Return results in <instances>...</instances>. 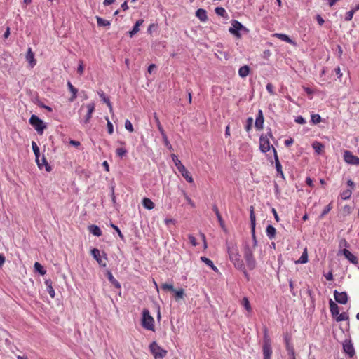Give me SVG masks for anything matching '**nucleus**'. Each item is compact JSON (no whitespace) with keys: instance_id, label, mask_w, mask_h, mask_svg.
<instances>
[{"instance_id":"nucleus-1","label":"nucleus","mask_w":359,"mask_h":359,"mask_svg":"<svg viewBox=\"0 0 359 359\" xmlns=\"http://www.w3.org/2000/svg\"><path fill=\"white\" fill-rule=\"evenodd\" d=\"M229 257L231 262L233 263L236 267L240 269L243 273L245 275L246 271L245 269L244 264L243 263V260L241 259V256L239 255L237 247L232 246L231 248L229 247Z\"/></svg>"},{"instance_id":"nucleus-2","label":"nucleus","mask_w":359,"mask_h":359,"mask_svg":"<svg viewBox=\"0 0 359 359\" xmlns=\"http://www.w3.org/2000/svg\"><path fill=\"white\" fill-rule=\"evenodd\" d=\"M154 320L150 315L147 309H144L142 311V325L143 327L148 330H154Z\"/></svg>"},{"instance_id":"nucleus-3","label":"nucleus","mask_w":359,"mask_h":359,"mask_svg":"<svg viewBox=\"0 0 359 359\" xmlns=\"http://www.w3.org/2000/svg\"><path fill=\"white\" fill-rule=\"evenodd\" d=\"M29 123L35 128L39 134H42L46 126L42 120L37 116L32 115L29 119Z\"/></svg>"},{"instance_id":"nucleus-4","label":"nucleus","mask_w":359,"mask_h":359,"mask_svg":"<svg viewBox=\"0 0 359 359\" xmlns=\"http://www.w3.org/2000/svg\"><path fill=\"white\" fill-rule=\"evenodd\" d=\"M149 348L155 359L163 358L167 353V351L162 349L155 341L150 344Z\"/></svg>"},{"instance_id":"nucleus-5","label":"nucleus","mask_w":359,"mask_h":359,"mask_svg":"<svg viewBox=\"0 0 359 359\" xmlns=\"http://www.w3.org/2000/svg\"><path fill=\"white\" fill-rule=\"evenodd\" d=\"M91 254L100 266L103 267L107 266V256L105 253L103 252L102 256H101L100 250L97 248H93L91 250Z\"/></svg>"},{"instance_id":"nucleus-6","label":"nucleus","mask_w":359,"mask_h":359,"mask_svg":"<svg viewBox=\"0 0 359 359\" xmlns=\"http://www.w3.org/2000/svg\"><path fill=\"white\" fill-rule=\"evenodd\" d=\"M231 25L232 27L229 29V32L237 38H240L241 34L239 33V31L245 29V27L243 26L242 24L237 20H232Z\"/></svg>"},{"instance_id":"nucleus-7","label":"nucleus","mask_w":359,"mask_h":359,"mask_svg":"<svg viewBox=\"0 0 359 359\" xmlns=\"http://www.w3.org/2000/svg\"><path fill=\"white\" fill-rule=\"evenodd\" d=\"M344 160L346 163L359 165V158L352 154L350 151H345L344 153Z\"/></svg>"},{"instance_id":"nucleus-8","label":"nucleus","mask_w":359,"mask_h":359,"mask_svg":"<svg viewBox=\"0 0 359 359\" xmlns=\"http://www.w3.org/2000/svg\"><path fill=\"white\" fill-rule=\"evenodd\" d=\"M334 297L337 302L341 304H346L348 302V295L346 292H339L337 290H334Z\"/></svg>"},{"instance_id":"nucleus-9","label":"nucleus","mask_w":359,"mask_h":359,"mask_svg":"<svg viewBox=\"0 0 359 359\" xmlns=\"http://www.w3.org/2000/svg\"><path fill=\"white\" fill-rule=\"evenodd\" d=\"M259 143H260V149L262 152H266L269 151L271 148V144L269 142V138L267 137H263L261 136L259 139Z\"/></svg>"},{"instance_id":"nucleus-10","label":"nucleus","mask_w":359,"mask_h":359,"mask_svg":"<svg viewBox=\"0 0 359 359\" xmlns=\"http://www.w3.org/2000/svg\"><path fill=\"white\" fill-rule=\"evenodd\" d=\"M262 351H263L264 359H271V356L272 354V349L271 347L270 342L269 341L264 342V344L263 345Z\"/></svg>"},{"instance_id":"nucleus-11","label":"nucleus","mask_w":359,"mask_h":359,"mask_svg":"<svg viewBox=\"0 0 359 359\" xmlns=\"http://www.w3.org/2000/svg\"><path fill=\"white\" fill-rule=\"evenodd\" d=\"M273 152H274V158H275V163H276V171L278 172V174L283 178L284 179V173L283 172V170H282V165L279 161V159H278V154H277V152H276V150L273 148Z\"/></svg>"},{"instance_id":"nucleus-12","label":"nucleus","mask_w":359,"mask_h":359,"mask_svg":"<svg viewBox=\"0 0 359 359\" xmlns=\"http://www.w3.org/2000/svg\"><path fill=\"white\" fill-rule=\"evenodd\" d=\"M342 253L350 262H351L353 264H358V258L353 254H352L348 250L344 249L342 250Z\"/></svg>"},{"instance_id":"nucleus-13","label":"nucleus","mask_w":359,"mask_h":359,"mask_svg":"<svg viewBox=\"0 0 359 359\" xmlns=\"http://www.w3.org/2000/svg\"><path fill=\"white\" fill-rule=\"evenodd\" d=\"M177 170L188 182H189V183L194 182V180H193L191 175H190L189 172L187 170V168L184 165H182Z\"/></svg>"},{"instance_id":"nucleus-14","label":"nucleus","mask_w":359,"mask_h":359,"mask_svg":"<svg viewBox=\"0 0 359 359\" xmlns=\"http://www.w3.org/2000/svg\"><path fill=\"white\" fill-rule=\"evenodd\" d=\"M329 305L332 316L336 318L339 314V307L332 299H330Z\"/></svg>"},{"instance_id":"nucleus-15","label":"nucleus","mask_w":359,"mask_h":359,"mask_svg":"<svg viewBox=\"0 0 359 359\" xmlns=\"http://www.w3.org/2000/svg\"><path fill=\"white\" fill-rule=\"evenodd\" d=\"M255 127L258 129V130H260L263 128V124H264V116H263V113L262 111V110H259L258 111V114L256 117V120H255Z\"/></svg>"},{"instance_id":"nucleus-16","label":"nucleus","mask_w":359,"mask_h":359,"mask_svg":"<svg viewBox=\"0 0 359 359\" xmlns=\"http://www.w3.org/2000/svg\"><path fill=\"white\" fill-rule=\"evenodd\" d=\"M32 147L33 151L34 153L35 157H36V161L37 163V165L39 168H41V163H40L39 156H40V151L39 148L37 146L36 143L35 142H32Z\"/></svg>"},{"instance_id":"nucleus-17","label":"nucleus","mask_w":359,"mask_h":359,"mask_svg":"<svg viewBox=\"0 0 359 359\" xmlns=\"http://www.w3.org/2000/svg\"><path fill=\"white\" fill-rule=\"evenodd\" d=\"M343 348L344 352L346 353L349 357L352 358L355 355L354 347L350 342L344 344Z\"/></svg>"},{"instance_id":"nucleus-18","label":"nucleus","mask_w":359,"mask_h":359,"mask_svg":"<svg viewBox=\"0 0 359 359\" xmlns=\"http://www.w3.org/2000/svg\"><path fill=\"white\" fill-rule=\"evenodd\" d=\"M196 16L201 21L206 22L208 20L207 12L205 9L199 8L196 12Z\"/></svg>"},{"instance_id":"nucleus-19","label":"nucleus","mask_w":359,"mask_h":359,"mask_svg":"<svg viewBox=\"0 0 359 359\" xmlns=\"http://www.w3.org/2000/svg\"><path fill=\"white\" fill-rule=\"evenodd\" d=\"M86 108L88 109V113L85 117V123H88L91 118L92 114L95 110V104L94 103L88 104L86 105Z\"/></svg>"},{"instance_id":"nucleus-20","label":"nucleus","mask_w":359,"mask_h":359,"mask_svg":"<svg viewBox=\"0 0 359 359\" xmlns=\"http://www.w3.org/2000/svg\"><path fill=\"white\" fill-rule=\"evenodd\" d=\"M27 60L31 64V65L33 67L36 64V61L34 60V53L32 51L31 48H29L27 50V55H26Z\"/></svg>"},{"instance_id":"nucleus-21","label":"nucleus","mask_w":359,"mask_h":359,"mask_svg":"<svg viewBox=\"0 0 359 359\" xmlns=\"http://www.w3.org/2000/svg\"><path fill=\"white\" fill-rule=\"evenodd\" d=\"M143 22H144V20L142 19H140V20H137L136 22V23H135V26L133 27V29L129 32V34H130V37L134 36L135 34H137L140 31L139 27L140 25H142Z\"/></svg>"},{"instance_id":"nucleus-22","label":"nucleus","mask_w":359,"mask_h":359,"mask_svg":"<svg viewBox=\"0 0 359 359\" xmlns=\"http://www.w3.org/2000/svg\"><path fill=\"white\" fill-rule=\"evenodd\" d=\"M212 210L215 212V215H217L218 222L221 226V227L225 231V226H224V222L222 218V216L219 212L218 208L216 205H213Z\"/></svg>"},{"instance_id":"nucleus-23","label":"nucleus","mask_w":359,"mask_h":359,"mask_svg":"<svg viewBox=\"0 0 359 359\" xmlns=\"http://www.w3.org/2000/svg\"><path fill=\"white\" fill-rule=\"evenodd\" d=\"M312 147L314 149L316 153H317L318 154H321L325 146L322 143H320L318 141H315L312 144Z\"/></svg>"},{"instance_id":"nucleus-24","label":"nucleus","mask_w":359,"mask_h":359,"mask_svg":"<svg viewBox=\"0 0 359 359\" xmlns=\"http://www.w3.org/2000/svg\"><path fill=\"white\" fill-rule=\"evenodd\" d=\"M89 231L96 236H100L102 235L101 229L96 225H90L88 227Z\"/></svg>"},{"instance_id":"nucleus-25","label":"nucleus","mask_w":359,"mask_h":359,"mask_svg":"<svg viewBox=\"0 0 359 359\" xmlns=\"http://www.w3.org/2000/svg\"><path fill=\"white\" fill-rule=\"evenodd\" d=\"M107 276L110 283L114 285L116 288H121L120 283L114 278L112 273L109 271H107Z\"/></svg>"},{"instance_id":"nucleus-26","label":"nucleus","mask_w":359,"mask_h":359,"mask_svg":"<svg viewBox=\"0 0 359 359\" xmlns=\"http://www.w3.org/2000/svg\"><path fill=\"white\" fill-rule=\"evenodd\" d=\"M273 36L277 37L279 39H280L283 41H285L287 43H292V44L294 43L292 40L287 34L276 33L273 34Z\"/></svg>"},{"instance_id":"nucleus-27","label":"nucleus","mask_w":359,"mask_h":359,"mask_svg":"<svg viewBox=\"0 0 359 359\" xmlns=\"http://www.w3.org/2000/svg\"><path fill=\"white\" fill-rule=\"evenodd\" d=\"M276 233V229L272 226L269 225L266 227V234L269 238L273 239L275 238Z\"/></svg>"},{"instance_id":"nucleus-28","label":"nucleus","mask_w":359,"mask_h":359,"mask_svg":"<svg viewBox=\"0 0 359 359\" xmlns=\"http://www.w3.org/2000/svg\"><path fill=\"white\" fill-rule=\"evenodd\" d=\"M143 206L148 210H152L154 208V203L148 198H144L142 200Z\"/></svg>"},{"instance_id":"nucleus-29","label":"nucleus","mask_w":359,"mask_h":359,"mask_svg":"<svg viewBox=\"0 0 359 359\" xmlns=\"http://www.w3.org/2000/svg\"><path fill=\"white\" fill-rule=\"evenodd\" d=\"M284 341L285 344V348L287 351L290 350V348H294L293 344L291 342V336L288 334H286L284 336Z\"/></svg>"},{"instance_id":"nucleus-30","label":"nucleus","mask_w":359,"mask_h":359,"mask_svg":"<svg viewBox=\"0 0 359 359\" xmlns=\"http://www.w3.org/2000/svg\"><path fill=\"white\" fill-rule=\"evenodd\" d=\"M201 260L206 265L209 266L215 271H217V268L214 265L213 262L210 259L205 257H201Z\"/></svg>"},{"instance_id":"nucleus-31","label":"nucleus","mask_w":359,"mask_h":359,"mask_svg":"<svg viewBox=\"0 0 359 359\" xmlns=\"http://www.w3.org/2000/svg\"><path fill=\"white\" fill-rule=\"evenodd\" d=\"M308 262L307 249L305 248L300 258L296 262L297 264H305Z\"/></svg>"},{"instance_id":"nucleus-32","label":"nucleus","mask_w":359,"mask_h":359,"mask_svg":"<svg viewBox=\"0 0 359 359\" xmlns=\"http://www.w3.org/2000/svg\"><path fill=\"white\" fill-rule=\"evenodd\" d=\"M96 20H97V25L100 27H106V26L110 25L109 21H108L105 19H103L99 16L96 17Z\"/></svg>"},{"instance_id":"nucleus-33","label":"nucleus","mask_w":359,"mask_h":359,"mask_svg":"<svg viewBox=\"0 0 359 359\" xmlns=\"http://www.w3.org/2000/svg\"><path fill=\"white\" fill-rule=\"evenodd\" d=\"M100 95L102 101L107 104L110 112L111 114H113V108H112V106H111L109 99L108 97H107L103 93H100Z\"/></svg>"},{"instance_id":"nucleus-34","label":"nucleus","mask_w":359,"mask_h":359,"mask_svg":"<svg viewBox=\"0 0 359 359\" xmlns=\"http://www.w3.org/2000/svg\"><path fill=\"white\" fill-rule=\"evenodd\" d=\"M351 194H352L351 189H346V190L343 191L340 194V196H341V199L347 200V199H349L351 198Z\"/></svg>"},{"instance_id":"nucleus-35","label":"nucleus","mask_w":359,"mask_h":359,"mask_svg":"<svg viewBox=\"0 0 359 359\" xmlns=\"http://www.w3.org/2000/svg\"><path fill=\"white\" fill-rule=\"evenodd\" d=\"M215 13L223 18H227V13L226 10L222 7H217L215 9Z\"/></svg>"},{"instance_id":"nucleus-36","label":"nucleus","mask_w":359,"mask_h":359,"mask_svg":"<svg viewBox=\"0 0 359 359\" xmlns=\"http://www.w3.org/2000/svg\"><path fill=\"white\" fill-rule=\"evenodd\" d=\"M34 269L37 271L41 275H44L46 273V271L43 269L42 265L39 262H35Z\"/></svg>"},{"instance_id":"nucleus-37","label":"nucleus","mask_w":359,"mask_h":359,"mask_svg":"<svg viewBox=\"0 0 359 359\" xmlns=\"http://www.w3.org/2000/svg\"><path fill=\"white\" fill-rule=\"evenodd\" d=\"M154 119H155V122H156V126H157V127H158V129L159 132L161 133V134H162V133H165V131H164V130H163V127H162V126H161V122H160V121H159V118H158V116H157L156 113H154Z\"/></svg>"},{"instance_id":"nucleus-38","label":"nucleus","mask_w":359,"mask_h":359,"mask_svg":"<svg viewBox=\"0 0 359 359\" xmlns=\"http://www.w3.org/2000/svg\"><path fill=\"white\" fill-rule=\"evenodd\" d=\"M175 294V299L176 300H179L180 299H183L184 296V290L183 289H180L178 290L174 291Z\"/></svg>"},{"instance_id":"nucleus-39","label":"nucleus","mask_w":359,"mask_h":359,"mask_svg":"<svg viewBox=\"0 0 359 359\" xmlns=\"http://www.w3.org/2000/svg\"><path fill=\"white\" fill-rule=\"evenodd\" d=\"M161 288L162 290H165V291H170V292H174L175 291V289H174V287H173V285L172 284H168V283H163L161 285Z\"/></svg>"},{"instance_id":"nucleus-40","label":"nucleus","mask_w":359,"mask_h":359,"mask_svg":"<svg viewBox=\"0 0 359 359\" xmlns=\"http://www.w3.org/2000/svg\"><path fill=\"white\" fill-rule=\"evenodd\" d=\"M171 156H172V161L177 169H179L180 167H182L183 165V164L178 159L177 156L175 154H172Z\"/></svg>"},{"instance_id":"nucleus-41","label":"nucleus","mask_w":359,"mask_h":359,"mask_svg":"<svg viewBox=\"0 0 359 359\" xmlns=\"http://www.w3.org/2000/svg\"><path fill=\"white\" fill-rule=\"evenodd\" d=\"M40 163H41V168L43 167V165H45L46 171L50 172L51 170V167L50 165H48L44 156H43L42 158L40 160Z\"/></svg>"},{"instance_id":"nucleus-42","label":"nucleus","mask_w":359,"mask_h":359,"mask_svg":"<svg viewBox=\"0 0 359 359\" xmlns=\"http://www.w3.org/2000/svg\"><path fill=\"white\" fill-rule=\"evenodd\" d=\"M348 318V315L345 312L341 313H339V314L336 317V320L337 322H341L346 320Z\"/></svg>"},{"instance_id":"nucleus-43","label":"nucleus","mask_w":359,"mask_h":359,"mask_svg":"<svg viewBox=\"0 0 359 359\" xmlns=\"http://www.w3.org/2000/svg\"><path fill=\"white\" fill-rule=\"evenodd\" d=\"M161 135H162V137H163V141H164L165 145V146H166V147H167L170 150L172 149V145L170 144V142H169V140H168V137H167V135H166L165 133H162V134H161Z\"/></svg>"},{"instance_id":"nucleus-44","label":"nucleus","mask_w":359,"mask_h":359,"mask_svg":"<svg viewBox=\"0 0 359 359\" xmlns=\"http://www.w3.org/2000/svg\"><path fill=\"white\" fill-rule=\"evenodd\" d=\"M311 121L313 124H318L321 121V117L319 114H312Z\"/></svg>"},{"instance_id":"nucleus-45","label":"nucleus","mask_w":359,"mask_h":359,"mask_svg":"<svg viewBox=\"0 0 359 359\" xmlns=\"http://www.w3.org/2000/svg\"><path fill=\"white\" fill-rule=\"evenodd\" d=\"M355 12V10H351V11H348L345 15V20H346V21L351 20Z\"/></svg>"},{"instance_id":"nucleus-46","label":"nucleus","mask_w":359,"mask_h":359,"mask_svg":"<svg viewBox=\"0 0 359 359\" xmlns=\"http://www.w3.org/2000/svg\"><path fill=\"white\" fill-rule=\"evenodd\" d=\"M332 208V205L331 203L328 204L323 210L320 215V218L324 217L325 215H326Z\"/></svg>"},{"instance_id":"nucleus-47","label":"nucleus","mask_w":359,"mask_h":359,"mask_svg":"<svg viewBox=\"0 0 359 359\" xmlns=\"http://www.w3.org/2000/svg\"><path fill=\"white\" fill-rule=\"evenodd\" d=\"M266 88L270 95H275L274 86L271 83H267Z\"/></svg>"},{"instance_id":"nucleus-48","label":"nucleus","mask_w":359,"mask_h":359,"mask_svg":"<svg viewBox=\"0 0 359 359\" xmlns=\"http://www.w3.org/2000/svg\"><path fill=\"white\" fill-rule=\"evenodd\" d=\"M239 75L241 77H245L247 76V65H244L241 67L239 69Z\"/></svg>"},{"instance_id":"nucleus-49","label":"nucleus","mask_w":359,"mask_h":359,"mask_svg":"<svg viewBox=\"0 0 359 359\" xmlns=\"http://www.w3.org/2000/svg\"><path fill=\"white\" fill-rule=\"evenodd\" d=\"M116 153L118 156L122 157L126 155L127 151L124 148H118L116 150Z\"/></svg>"},{"instance_id":"nucleus-50","label":"nucleus","mask_w":359,"mask_h":359,"mask_svg":"<svg viewBox=\"0 0 359 359\" xmlns=\"http://www.w3.org/2000/svg\"><path fill=\"white\" fill-rule=\"evenodd\" d=\"M125 128L130 132H133L134 129H133V125L129 120L126 121Z\"/></svg>"},{"instance_id":"nucleus-51","label":"nucleus","mask_w":359,"mask_h":359,"mask_svg":"<svg viewBox=\"0 0 359 359\" xmlns=\"http://www.w3.org/2000/svg\"><path fill=\"white\" fill-rule=\"evenodd\" d=\"M106 120L107 121V130L108 133L111 135L114 133V128L111 122L109 120L108 118H106Z\"/></svg>"},{"instance_id":"nucleus-52","label":"nucleus","mask_w":359,"mask_h":359,"mask_svg":"<svg viewBox=\"0 0 359 359\" xmlns=\"http://www.w3.org/2000/svg\"><path fill=\"white\" fill-rule=\"evenodd\" d=\"M83 69H84L83 62V61L80 60V61H79V63L78 68H77V72H78L80 75H82V74H83Z\"/></svg>"},{"instance_id":"nucleus-53","label":"nucleus","mask_w":359,"mask_h":359,"mask_svg":"<svg viewBox=\"0 0 359 359\" xmlns=\"http://www.w3.org/2000/svg\"><path fill=\"white\" fill-rule=\"evenodd\" d=\"M67 86L69 90L71 91L72 94H77L78 90L73 86V85L71 83V82H67Z\"/></svg>"},{"instance_id":"nucleus-54","label":"nucleus","mask_w":359,"mask_h":359,"mask_svg":"<svg viewBox=\"0 0 359 359\" xmlns=\"http://www.w3.org/2000/svg\"><path fill=\"white\" fill-rule=\"evenodd\" d=\"M183 194H184L185 200L188 202V203L192 208H194L195 207V203H194V201L188 196V195L185 192H183Z\"/></svg>"},{"instance_id":"nucleus-55","label":"nucleus","mask_w":359,"mask_h":359,"mask_svg":"<svg viewBox=\"0 0 359 359\" xmlns=\"http://www.w3.org/2000/svg\"><path fill=\"white\" fill-rule=\"evenodd\" d=\"M111 226L116 230V232L118 233V236L123 240L124 238V236L122 234L121 231H120V229H118V226H116V225L111 224Z\"/></svg>"},{"instance_id":"nucleus-56","label":"nucleus","mask_w":359,"mask_h":359,"mask_svg":"<svg viewBox=\"0 0 359 359\" xmlns=\"http://www.w3.org/2000/svg\"><path fill=\"white\" fill-rule=\"evenodd\" d=\"M250 219H251V223H252V231L254 233L255 219V216L253 215L252 210H251V212H250Z\"/></svg>"},{"instance_id":"nucleus-57","label":"nucleus","mask_w":359,"mask_h":359,"mask_svg":"<svg viewBox=\"0 0 359 359\" xmlns=\"http://www.w3.org/2000/svg\"><path fill=\"white\" fill-rule=\"evenodd\" d=\"M47 288H48V292L50 296L52 298H54L55 295V290H54L53 286L52 285H49V287H48Z\"/></svg>"},{"instance_id":"nucleus-58","label":"nucleus","mask_w":359,"mask_h":359,"mask_svg":"<svg viewBox=\"0 0 359 359\" xmlns=\"http://www.w3.org/2000/svg\"><path fill=\"white\" fill-rule=\"evenodd\" d=\"M295 122L299 124H304L306 123L304 118L302 116H299L296 118Z\"/></svg>"},{"instance_id":"nucleus-59","label":"nucleus","mask_w":359,"mask_h":359,"mask_svg":"<svg viewBox=\"0 0 359 359\" xmlns=\"http://www.w3.org/2000/svg\"><path fill=\"white\" fill-rule=\"evenodd\" d=\"M189 240L194 246H196L197 245L196 239L192 235L189 236Z\"/></svg>"},{"instance_id":"nucleus-60","label":"nucleus","mask_w":359,"mask_h":359,"mask_svg":"<svg viewBox=\"0 0 359 359\" xmlns=\"http://www.w3.org/2000/svg\"><path fill=\"white\" fill-rule=\"evenodd\" d=\"M334 72L339 78H341L342 76V73L341 72V69L339 67H337L334 69Z\"/></svg>"},{"instance_id":"nucleus-61","label":"nucleus","mask_w":359,"mask_h":359,"mask_svg":"<svg viewBox=\"0 0 359 359\" xmlns=\"http://www.w3.org/2000/svg\"><path fill=\"white\" fill-rule=\"evenodd\" d=\"M287 353L290 357V359L293 358V357H295L294 348H290V350L287 351Z\"/></svg>"},{"instance_id":"nucleus-62","label":"nucleus","mask_w":359,"mask_h":359,"mask_svg":"<svg viewBox=\"0 0 359 359\" xmlns=\"http://www.w3.org/2000/svg\"><path fill=\"white\" fill-rule=\"evenodd\" d=\"M316 20L320 25H323L325 22L324 20L323 19V18L320 15H318L316 16Z\"/></svg>"},{"instance_id":"nucleus-63","label":"nucleus","mask_w":359,"mask_h":359,"mask_svg":"<svg viewBox=\"0 0 359 359\" xmlns=\"http://www.w3.org/2000/svg\"><path fill=\"white\" fill-rule=\"evenodd\" d=\"M306 183L308 186L311 187H313V181L311 180V177H306Z\"/></svg>"},{"instance_id":"nucleus-64","label":"nucleus","mask_w":359,"mask_h":359,"mask_svg":"<svg viewBox=\"0 0 359 359\" xmlns=\"http://www.w3.org/2000/svg\"><path fill=\"white\" fill-rule=\"evenodd\" d=\"M304 90L309 95H311L313 93V90L309 87H304Z\"/></svg>"}]
</instances>
